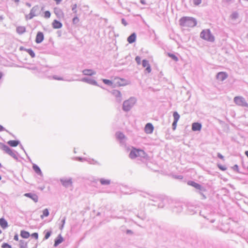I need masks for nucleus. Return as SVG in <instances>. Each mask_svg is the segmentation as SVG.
<instances>
[{
    "label": "nucleus",
    "mask_w": 248,
    "mask_h": 248,
    "mask_svg": "<svg viewBox=\"0 0 248 248\" xmlns=\"http://www.w3.org/2000/svg\"><path fill=\"white\" fill-rule=\"evenodd\" d=\"M234 103L238 106L242 107H248V103L245 98L242 96H236L234 98Z\"/></svg>",
    "instance_id": "6e6552de"
},
{
    "label": "nucleus",
    "mask_w": 248,
    "mask_h": 248,
    "mask_svg": "<svg viewBox=\"0 0 248 248\" xmlns=\"http://www.w3.org/2000/svg\"><path fill=\"white\" fill-rule=\"evenodd\" d=\"M87 162L91 165H96L98 166H100L102 165L101 163L98 161L97 160H95L93 158H89L88 157Z\"/></svg>",
    "instance_id": "6ab92c4d"
},
{
    "label": "nucleus",
    "mask_w": 248,
    "mask_h": 248,
    "mask_svg": "<svg viewBox=\"0 0 248 248\" xmlns=\"http://www.w3.org/2000/svg\"><path fill=\"white\" fill-rule=\"evenodd\" d=\"M90 181L92 182L96 183L98 182V179H96L94 177H92L91 179H90Z\"/></svg>",
    "instance_id": "13d9d810"
},
{
    "label": "nucleus",
    "mask_w": 248,
    "mask_h": 248,
    "mask_svg": "<svg viewBox=\"0 0 248 248\" xmlns=\"http://www.w3.org/2000/svg\"><path fill=\"white\" fill-rule=\"evenodd\" d=\"M32 169L33 170L39 175L42 176L43 173L40 169V168L35 164H33L32 165Z\"/></svg>",
    "instance_id": "393cba45"
},
{
    "label": "nucleus",
    "mask_w": 248,
    "mask_h": 248,
    "mask_svg": "<svg viewBox=\"0 0 248 248\" xmlns=\"http://www.w3.org/2000/svg\"><path fill=\"white\" fill-rule=\"evenodd\" d=\"M39 10V7L38 5L33 6L30 11V13L31 15L34 16H36V12Z\"/></svg>",
    "instance_id": "2f4dec72"
},
{
    "label": "nucleus",
    "mask_w": 248,
    "mask_h": 248,
    "mask_svg": "<svg viewBox=\"0 0 248 248\" xmlns=\"http://www.w3.org/2000/svg\"><path fill=\"white\" fill-rule=\"evenodd\" d=\"M3 131H6V132L9 133L10 134H11L8 130H6L5 128L0 124V132Z\"/></svg>",
    "instance_id": "680f3d73"
},
{
    "label": "nucleus",
    "mask_w": 248,
    "mask_h": 248,
    "mask_svg": "<svg viewBox=\"0 0 248 248\" xmlns=\"http://www.w3.org/2000/svg\"><path fill=\"white\" fill-rule=\"evenodd\" d=\"M174 177L178 179H182L183 178V176L181 175H175Z\"/></svg>",
    "instance_id": "774afa93"
},
{
    "label": "nucleus",
    "mask_w": 248,
    "mask_h": 248,
    "mask_svg": "<svg viewBox=\"0 0 248 248\" xmlns=\"http://www.w3.org/2000/svg\"><path fill=\"white\" fill-rule=\"evenodd\" d=\"M193 3L195 5H199L202 2V0H193Z\"/></svg>",
    "instance_id": "5fc2aeb1"
},
{
    "label": "nucleus",
    "mask_w": 248,
    "mask_h": 248,
    "mask_svg": "<svg viewBox=\"0 0 248 248\" xmlns=\"http://www.w3.org/2000/svg\"><path fill=\"white\" fill-rule=\"evenodd\" d=\"M82 74L85 76H92L96 74V72L91 69H86L83 70Z\"/></svg>",
    "instance_id": "a211bd4d"
},
{
    "label": "nucleus",
    "mask_w": 248,
    "mask_h": 248,
    "mask_svg": "<svg viewBox=\"0 0 248 248\" xmlns=\"http://www.w3.org/2000/svg\"><path fill=\"white\" fill-rule=\"evenodd\" d=\"M200 37L210 42H213L215 41V37L209 29L202 30L200 33Z\"/></svg>",
    "instance_id": "39448f33"
},
{
    "label": "nucleus",
    "mask_w": 248,
    "mask_h": 248,
    "mask_svg": "<svg viewBox=\"0 0 248 248\" xmlns=\"http://www.w3.org/2000/svg\"><path fill=\"white\" fill-rule=\"evenodd\" d=\"M138 153V149L136 148H133L130 152L129 154V157L131 159H135L137 157V154Z\"/></svg>",
    "instance_id": "412c9836"
},
{
    "label": "nucleus",
    "mask_w": 248,
    "mask_h": 248,
    "mask_svg": "<svg viewBox=\"0 0 248 248\" xmlns=\"http://www.w3.org/2000/svg\"><path fill=\"white\" fill-rule=\"evenodd\" d=\"M135 61L138 65L141 63V58L140 56H136L135 58Z\"/></svg>",
    "instance_id": "864d4df0"
},
{
    "label": "nucleus",
    "mask_w": 248,
    "mask_h": 248,
    "mask_svg": "<svg viewBox=\"0 0 248 248\" xmlns=\"http://www.w3.org/2000/svg\"><path fill=\"white\" fill-rule=\"evenodd\" d=\"M34 15H31V13H30L29 15L26 16V19H31L33 17H34Z\"/></svg>",
    "instance_id": "4d7b16f0"
},
{
    "label": "nucleus",
    "mask_w": 248,
    "mask_h": 248,
    "mask_svg": "<svg viewBox=\"0 0 248 248\" xmlns=\"http://www.w3.org/2000/svg\"><path fill=\"white\" fill-rule=\"evenodd\" d=\"M51 231H47V232H46L44 239H47L51 235Z\"/></svg>",
    "instance_id": "8fccbe9b"
},
{
    "label": "nucleus",
    "mask_w": 248,
    "mask_h": 248,
    "mask_svg": "<svg viewBox=\"0 0 248 248\" xmlns=\"http://www.w3.org/2000/svg\"><path fill=\"white\" fill-rule=\"evenodd\" d=\"M178 122L177 121H173V123H172V129L173 130H175V128H176V125H177V123Z\"/></svg>",
    "instance_id": "bf43d9fd"
},
{
    "label": "nucleus",
    "mask_w": 248,
    "mask_h": 248,
    "mask_svg": "<svg viewBox=\"0 0 248 248\" xmlns=\"http://www.w3.org/2000/svg\"><path fill=\"white\" fill-rule=\"evenodd\" d=\"M142 65L143 67H147L148 65H150V64L147 60L144 59L142 61Z\"/></svg>",
    "instance_id": "a18cd8bd"
},
{
    "label": "nucleus",
    "mask_w": 248,
    "mask_h": 248,
    "mask_svg": "<svg viewBox=\"0 0 248 248\" xmlns=\"http://www.w3.org/2000/svg\"><path fill=\"white\" fill-rule=\"evenodd\" d=\"M20 236L23 238L25 239L28 238L29 236H30V233L26 231L22 230L20 232Z\"/></svg>",
    "instance_id": "c756f323"
},
{
    "label": "nucleus",
    "mask_w": 248,
    "mask_h": 248,
    "mask_svg": "<svg viewBox=\"0 0 248 248\" xmlns=\"http://www.w3.org/2000/svg\"><path fill=\"white\" fill-rule=\"evenodd\" d=\"M19 146H20V147L21 148V149L22 150H23L24 151V153L26 154V155H27V157H28V158L30 160H31V159H30V158L29 157V156L26 153V151H25V149H24V148L23 146L22 145V144H20V145H19Z\"/></svg>",
    "instance_id": "0e129e2a"
},
{
    "label": "nucleus",
    "mask_w": 248,
    "mask_h": 248,
    "mask_svg": "<svg viewBox=\"0 0 248 248\" xmlns=\"http://www.w3.org/2000/svg\"><path fill=\"white\" fill-rule=\"evenodd\" d=\"M88 157H76V159L77 160L80 161V162H84L86 161L87 160Z\"/></svg>",
    "instance_id": "49530a36"
},
{
    "label": "nucleus",
    "mask_w": 248,
    "mask_h": 248,
    "mask_svg": "<svg viewBox=\"0 0 248 248\" xmlns=\"http://www.w3.org/2000/svg\"><path fill=\"white\" fill-rule=\"evenodd\" d=\"M77 4L76 3L73 4L71 6L72 11H73V13H74L75 15H77Z\"/></svg>",
    "instance_id": "a19ab883"
},
{
    "label": "nucleus",
    "mask_w": 248,
    "mask_h": 248,
    "mask_svg": "<svg viewBox=\"0 0 248 248\" xmlns=\"http://www.w3.org/2000/svg\"><path fill=\"white\" fill-rule=\"evenodd\" d=\"M0 226L3 229L8 227V222L3 217L0 218Z\"/></svg>",
    "instance_id": "a878e982"
},
{
    "label": "nucleus",
    "mask_w": 248,
    "mask_h": 248,
    "mask_svg": "<svg viewBox=\"0 0 248 248\" xmlns=\"http://www.w3.org/2000/svg\"><path fill=\"white\" fill-rule=\"evenodd\" d=\"M116 139L119 141L121 146L125 147L126 146V138L121 132H117L115 134Z\"/></svg>",
    "instance_id": "0eeeda50"
},
{
    "label": "nucleus",
    "mask_w": 248,
    "mask_h": 248,
    "mask_svg": "<svg viewBox=\"0 0 248 248\" xmlns=\"http://www.w3.org/2000/svg\"><path fill=\"white\" fill-rule=\"evenodd\" d=\"M44 39V34L42 32L38 31L36 34L35 42L37 44L41 43Z\"/></svg>",
    "instance_id": "dca6fc26"
},
{
    "label": "nucleus",
    "mask_w": 248,
    "mask_h": 248,
    "mask_svg": "<svg viewBox=\"0 0 248 248\" xmlns=\"http://www.w3.org/2000/svg\"><path fill=\"white\" fill-rule=\"evenodd\" d=\"M24 196L26 197L29 198L35 202H37L38 201V196L33 193H26L24 194Z\"/></svg>",
    "instance_id": "2eb2a0df"
},
{
    "label": "nucleus",
    "mask_w": 248,
    "mask_h": 248,
    "mask_svg": "<svg viewBox=\"0 0 248 248\" xmlns=\"http://www.w3.org/2000/svg\"><path fill=\"white\" fill-rule=\"evenodd\" d=\"M53 79L55 80H65L63 78L61 77H59L58 76L55 75L53 76Z\"/></svg>",
    "instance_id": "09e8293b"
},
{
    "label": "nucleus",
    "mask_w": 248,
    "mask_h": 248,
    "mask_svg": "<svg viewBox=\"0 0 248 248\" xmlns=\"http://www.w3.org/2000/svg\"><path fill=\"white\" fill-rule=\"evenodd\" d=\"M201 128L202 124L199 123H193L192 124V130L193 131H200Z\"/></svg>",
    "instance_id": "4be33fe9"
},
{
    "label": "nucleus",
    "mask_w": 248,
    "mask_h": 248,
    "mask_svg": "<svg viewBox=\"0 0 248 248\" xmlns=\"http://www.w3.org/2000/svg\"><path fill=\"white\" fill-rule=\"evenodd\" d=\"M19 247L20 248H27V243L23 240H20L19 241Z\"/></svg>",
    "instance_id": "f704fd0d"
},
{
    "label": "nucleus",
    "mask_w": 248,
    "mask_h": 248,
    "mask_svg": "<svg viewBox=\"0 0 248 248\" xmlns=\"http://www.w3.org/2000/svg\"><path fill=\"white\" fill-rule=\"evenodd\" d=\"M168 55L169 57L171 58L173 61L177 62L178 61V57L173 53H169Z\"/></svg>",
    "instance_id": "4c0bfd02"
},
{
    "label": "nucleus",
    "mask_w": 248,
    "mask_h": 248,
    "mask_svg": "<svg viewBox=\"0 0 248 248\" xmlns=\"http://www.w3.org/2000/svg\"><path fill=\"white\" fill-rule=\"evenodd\" d=\"M16 30L18 34H22L26 31V28L24 26H18L16 28Z\"/></svg>",
    "instance_id": "7c9ffc66"
},
{
    "label": "nucleus",
    "mask_w": 248,
    "mask_h": 248,
    "mask_svg": "<svg viewBox=\"0 0 248 248\" xmlns=\"http://www.w3.org/2000/svg\"><path fill=\"white\" fill-rule=\"evenodd\" d=\"M2 248H12V246L7 243H4L2 245Z\"/></svg>",
    "instance_id": "3c124183"
},
{
    "label": "nucleus",
    "mask_w": 248,
    "mask_h": 248,
    "mask_svg": "<svg viewBox=\"0 0 248 248\" xmlns=\"http://www.w3.org/2000/svg\"><path fill=\"white\" fill-rule=\"evenodd\" d=\"M60 181L62 186L65 187H68L72 185V179L71 178L68 179L62 178L60 179Z\"/></svg>",
    "instance_id": "9b49d317"
},
{
    "label": "nucleus",
    "mask_w": 248,
    "mask_h": 248,
    "mask_svg": "<svg viewBox=\"0 0 248 248\" xmlns=\"http://www.w3.org/2000/svg\"><path fill=\"white\" fill-rule=\"evenodd\" d=\"M206 190L204 186H203V190H202H202H198V193L201 196V199L204 200V199H205L206 198V196L204 194V192H206Z\"/></svg>",
    "instance_id": "72a5a7b5"
},
{
    "label": "nucleus",
    "mask_w": 248,
    "mask_h": 248,
    "mask_svg": "<svg viewBox=\"0 0 248 248\" xmlns=\"http://www.w3.org/2000/svg\"><path fill=\"white\" fill-rule=\"evenodd\" d=\"M66 217H63L61 220L62 225L60 226L59 229L62 230L63 228L64 225L65 223Z\"/></svg>",
    "instance_id": "79ce46f5"
},
{
    "label": "nucleus",
    "mask_w": 248,
    "mask_h": 248,
    "mask_svg": "<svg viewBox=\"0 0 248 248\" xmlns=\"http://www.w3.org/2000/svg\"><path fill=\"white\" fill-rule=\"evenodd\" d=\"M99 181L100 184L103 186H108L110 184V180L105 179L104 178H100Z\"/></svg>",
    "instance_id": "c85d7f7f"
},
{
    "label": "nucleus",
    "mask_w": 248,
    "mask_h": 248,
    "mask_svg": "<svg viewBox=\"0 0 248 248\" xmlns=\"http://www.w3.org/2000/svg\"><path fill=\"white\" fill-rule=\"evenodd\" d=\"M0 149L4 151L6 154L9 155L14 159L16 160L18 159V157L17 156V153L16 151L11 149L7 145L2 143H0Z\"/></svg>",
    "instance_id": "423d86ee"
},
{
    "label": "nucleus",
    "mask_w": 248,
    "mask_h": 248,
    "mask_svg": "<svg viewBox=\"0 0 248 248\" xmlns=\"http://www.w3.org/2000/svg\"><path fill=\"white\" fill-rule=\"evenodd\" d=\"M31 237L37 239L38 238V234L37 232H34L31 234Z\"/></svg>",
    "instance_id": "6e6d98bb"
},
{
    "label": "nucleus",
    "mask_w": 248,
    "mask_h": 248,
    "mask_svg": "<svg viewBox=\"0 0 248 248\" xmlns=\"http://www.w3.org/2000/svg\"><path fill=\"white\" fill-rule=\"evenodd\" d=\"M80 81L84 82L87 83L91 85L97 86H100L98 84L97 82L95 80L90 78H89L84 77V78H82L80 80Z\"/></svg>",
    "instance_id": "9d476101"
},
{
    "label": "nucleus",
    "mask_w": 248,
    "mask_h": 248,
    "mask_svg": "<svg viewBox=\"0 0 248 248\" xmlns=\"http://www.w3.org/2000/svg\"><path fill=\"white\" fill-rule=\"evenodd\" d=\"M195 207L193 206L188 205L187 206V212L188 213L193 215L196 212L194 210Z\"/></svg>",
    "instance_id": "473e14b6"
},
{
    "label": "nucleus",
    "mask_w": 248,
    "mask_h": 248,
    "mask_svg": "<svg viewBox=\"0 0 248 248\" xmlns=\"http://www.w3.org/2000/svg\"><path fill=\"white\" fill-rule=\"evenodd\" d=\"M49 215V211L46 208L43 211V215H41L40 217L42 219H43L44 217H47Z\"/></svg>",
    "instance_id": "c9c22d12"
},
{
    "label": "nucleus",
    "mask_w": 248,
    "mask_h": 248,
    "mask_svg": "<svg viewBox=\"0 0 248 248\" xmlns=\"http://www.w3.org/2000/svg\"><path fill=\"white\" fill-rule=\"evenodd\" d=\"M21 50L24 49L31 56V58H34L35 56V54L34 51L31 48H24L23 47H21L20 48Z\"/></svg>",
    "instance_id": "cd10ccee"
},
{
    "label": "nucleus",
    "mask_w": 248,
    "mask_h": 248,
    "mask_svg": "<svg viewBox=\"0 0 248 248\" xmlns=\"http://www.w3.org/2000/svg\"><path fill=\"white\" fill-rule=\"evenodd\" d=\"M52 26L54 29H58L62 27V24L60 21L55 19L52 23Z\"/></svg>",
    "instance_id": "aec40b11"
},
{
    "label": "nucleus",
    "mask_w": 248,
    "mask_h": 248,
    "mask_svg": "<svg viewBox=\"0 0 248 248\" xmlns=\"http://www.w3.org/2000/svg\"><path fill=\"white\" fill-rule=\"evenodd\" d=\"M138 153L137 154V157H139L140 159H146L148 157L147 154L141 149H138Z\"/></svg>",
    "instance_id": "f3484780"
},
{
    "label": "nucleus",
    "mask_w": 248,
    "mask_h": 248,
    "mask_svg": "<svg viewBox=\"0 0 248 248\" xmlns=\"http://www.w3.org/2000/svg\"><path fill=\"white\" fill-rule=\"evenodd\" d=\"M197 24L196 19L192 17L183 16L179 20V24L182 27L193 28L196 26Z\"/></svg>",
    "instance_id": "7ed1b4c3"
},
{
    "label": "nucleus",
    "mask_w": 248,
    "mask_h": 248,
    "mask_svg": "<svg viewBox=\"0 0 248 248\" xmlns=\"http://www.w3.org/2000/svg\"><path fill=\"white\" fill-rule=\"evenodd\" d=\"M187 184L189 186H191L194 187H195L198 190H203V186L201 185L200 184L196 183L193 181H189L187 182Z\"/></svg>",
    "instance_id": "f8f14e48"
},
{
    "label": "nucleus",
    "mask_w": 248,
    "mask_h": 248,
    "mask_svg": "<svg viewBox=\"0 0 248 248\" xmlns=\"http://www.w3.org/2000/svg\"><path fill=\"white\" fill-rule=\"evenodd\" d=\"M136 33L133 32L130 36L127 37V41L129 44L133 43L135 42L136 39Z\"/></svg>",
    "instance_id": "5701e85b"
},
{
    "label": "nucleus",
    "mask_w": 248,
    "mask_h": 248,
    "mask_svg": "<svg viewBox=\"0 0 248 248\" xmlns=\"http://www.w3.org/2000/svg\"><path fill=\"white\" fill-rule=\"evenodd\" d=\"M51 16L50 12L49 11H46L44 12V17L46 18L50 17Z\"/></svg>",
    "instance_id": "de8ad7c7"
},
{
    "label": "nucleus",
    "mask_w": 248,
    "mask_h": 248,
    "mask_svg": "<svg viewBox=\"0 0 248 248\" xmlns=\"http://www.w3.org/2000/svg\"><path fill=\"white\" fill-rule=\"evenodd\" d=\"M111 93L115 97L116 100L118 103L122 102L123 99L120 91L117 90H113Z\"/></svg>",
    "instance_id": "1a4fd4ad"
},
{
    "label": "nucleus",
    "mask_w": 248,
    "mask_h": 248,
    "mask_svg": "<svg viewBox=\"0 0 248 248\" xmlns=\"http://www.w3.org/2000/svg\"><path fill=\"white\" fill-rule=\"evenodd\" d=\"M173 116L174 118L173 121L178 122L180 118V115L178 113L177 111H174L173 113Z\"/></svg>",
    "instance_id": "58836bf2"
},
{
    "label": "nucleus",
    "mask_w": 248,
    "mask_h": 248,
    "mask_svg": "<svg viewBox=\"0 0 248 248\" xmlns=\"http://www.w3.org/2000/svg\"><path fill=\"white\" fill-rule=\"evenodd\" d=\"M137 102V99L134 97H131L123 102L122 109L124 112H128L133 108Z\"/></svg>",
    "instance_id": "20e7f679"
},
{
    "label": "nucleus",
    "mask_w": 248,
    "mask_h": 248,
    "mask_svg": "<svg viewBox=\"0 0 248 248\" xmlns=\"http://www.w3.org/2000/svg\"><path fill=\"white\" fill-rule=\"evenodd\" d=\"M217 156L221 159H224V156L219 153H217Z\"/></svg>",
    "instance_id": "338daca9"
},
{
    "label": "nucleus",
    "mask_w": 248,
    "mask_h": 248,
    "mask_svg": "<svg viewBox=\"0 0 248 248\" xmlns=\"http://www.w3.org/2000/svg\"><path fill=\"white\" fill-rule=\"evenodd\" d=\"M26 68L30 70H37L39 72L41 71L40 68L37 66H31V67H25Z\"/></svg>",
    "instance_id": "c03bdc74"
},
{
    "label": "nucleus",
    "mask_w": 248,
    "mask_h": 248,
    "mask_svg": "<svg viewBox=\"0 0 248 248\" xmlns=\"http://www.w3.org/2000/svg\"><path fill=\"white\" fill-rule=\"evenodd\" d=\"M8 144L11 147H16L20 144V141L18 140H11L8 141Z\"/></svg>",
    "instance_id": "bb28decb"
},
{
    "label": "nucleus",
    "mask_w": 248,
    "mask_h": 248,
    "mask_svg": "<svg viewBox=\"0 0 248 248\" xmlns=\"http://www.w3.org/2000/svg\"><path fill=\"white\" fill-rule=\"evenodd\" d=\"M142 196L153 202V203H151L152 205L157 206L158 208H164L167 206L168 202H169L170 200L169 197L160 194H153L145 193L143 194Z\"/></svg>",
    "instance_id": "f257e3e1"
},
{
    "label": "nucleus",
    "mask_w": 248,
    "mask_h": 248,
    "mask_svg": "<svg viewBox=\"0 0 248 248\" xmlns=\"http://www.w3.org/2000/svg\"><path fill=\"white\" fill-rule=\"evenodd\" d=\"M121 21H122V23L124 26H126L127 25V23L126 20L124 18H122V20H121Z\"/></svg>",
    "instance_id": "69168bd1"
},
{
    "label": "nucleus",
    "mask_w": 248,
    "mask_h": 248,
    "mask_svg": "<svg viewBox=\"0 0 248 248\" xmlns=\"http://www.w3.org/2000/svg\"><path fill=\"white\" fill-rule=\"evenodd\" d=\"M228 77V75L226 73L224 72H220L218 73L216 76L217 79L220 81H223Z\"/></svg>",
    "instance_id": "4468645a"
},
{
    "label": "nucleus",
    "mask_w": 248,
    "mask_h": 248,
    "mask_svg": "<svg viewBox=\"0 0 248 248\" xmlns=\"http://www.w3.org/2000/svg\"><path fill=\"white\" fill-rule=\"evenodd\" d=\"M63 241V238L61 234H59L58 237L55 239L54 241V247H57L60 244L62 243Z\"/></svg>",
    "instance_id": "b1692460"
},
{
    "label": "nucleus",
    "mask_w": 248,
    "mask_h": 248,
    "mask_svg": "<svg viewBox=\"0 0 248 248\" xmlns=\"http://www.w3.org/2000/svg\"><path fill=\"white\" fill-rule=\"evenodd\" d=\"M103 83L108 86H111L113 84V82L109 79H102Z\"/></svg>",
    "instance_id": "e433bc0d"
},
{
    "label": "nucleus",
    "mask_w": 248,
    "mask_h": 248,
    "mask_svg": "<svg viewBox=\"0 0 248 248\" xmlns=\"http://www.w3.org/2000/svg\"><path fill=\"white\" fill-rule=\"evenodd\" d=\"M232 170H233L234 171H236V172H238V173H240V171H239V170L238 166L237 165H236V164L234 165L232 167Z\"/></svg>",
    "instance_id": "603ef678"
},
{
    "label": "nucleus",
    "mask_w": 248,
    "mask_h": 248,
    "mask_svg": "<svg viewBox=\"0 0 248 248\" xmlns=\"http://www.w3.org/2000/svg\"><path fill=\"white\" fill-rule=\"evenodd\" d=\"M230 17L232 19H236L238 17V13L236 12H234L232 14Z\"/></svg>",
    "instance_id": "ea45409f"
},
{
    "label": "nucleus",
    "mask_w": 248,
    "mask_h": 248,
    "mask_svg": "<svg viewBox=\"0 0 248 248\" xmlns=\"http://www.w3.org/2000/svg\"><path fill=\"white\" fill-rule=\"evenodd\" d=\"M145 71L147 72V73H149L151 72V66L148 65L147 67H146Z\"/></svg>",
    "instance_id": "052dcab7"
},
{
    "label": "nucleus",
    "mask_w": 248,
    "mask_h": 248,
    "mask_svg": "<svg viewBox=\"0 0 248 248\" xmlns=\"http://www.w3.org/2000/svg\"><path fill=\"white\" fill-rule=\"evenodd\" d=\"M167 208H170L172 212L175 214H179L183 210V204L181 202H177L170 198L169 202H168Z\"/></svg>",
    "instance_id": "f03ea898"
},
{
    "label": "nucleus",
    "mask_w": 248,
    "mask_h": 248,
    "mask_svg": "<svg viewBox=\"0 0 248 248\" xmlns=\"http://www.w3.org/2000/svg\"><path fill=\"white\" fill-rule=\"evenodd\" d=\"M217 166L219 168V169L222 170H226V168L225 167L221 165H218Z\"/></svg>",
    "instance_id": "e2e57ef3"
},
{
    "label": "nucleus",
    "mask_w": 248,
    "mask_h": 248,
    "mask_svg": "<svg viewBox=\"0 0 248 248\" xmlns=\"http://www.w3.org/2000/svg\"><path fill=\"white\" fill-rule=\"evenodd\" d=\"M154 127L153 125L150 123L146 124L144 127V132L146 134H152L153 132Z\"/></svg>",
    "instance_id": "ddd939ff"
},
{
    "label": "nucleus",
    "mask_w": 248,
    "mask_h": 248,
    "mask_svg": "<svg viewBox=\"0 0 248 248\" xmlns=\"http://www.w3.org/2000/svg\"><path fill=\"white\" fill-rule=\"evenodd\" d=\"M75 15V16L72 19V22L73 24H77L79 21V19L78 17L77 16V15Z\"/></svg>",
    "instance_id": "37998d69"
}]
</instances>
